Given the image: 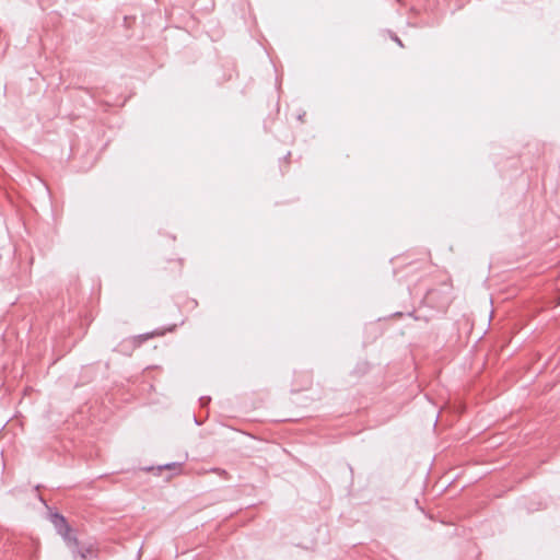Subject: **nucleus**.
<instances>
[{
	"mask_svg": "<svg viewBox=\"0 0 560 560\" xmlns=\"http://www.w3.org/2000/svg\"><path fill=\"white\" fill-rule=\"evenodd\" d=\"M54 524L58 528L59 534L63 536V538L68 541V544L72 547H77V539L71 537V530L66 524V521L62 516L55 515Z\"/></svg>",
	"mask_w": 560,
	"mask_h": 560,
	"instance_id": "1",
	"label": "nucleus"
}]
</instances>
